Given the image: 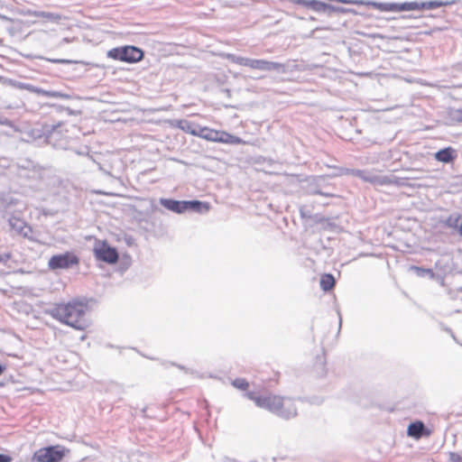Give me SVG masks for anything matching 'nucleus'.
I'll use <instances>...</instances> for the list:
<instances>
[{"instance_id":"34","label":"nucleus","mask_w":462,"mask_h":462,"mask_svg":"<svg viewBox=\"0 0 462 462\" xmlns=\"http://www.w3.org/2000/svg\"><path fill=\"white\" fill-rule=\"evenodd\" d=\"M48 61L55 63V64H71V63H79V61L66 60V59H47Z\"/></svg>"},{"instance_id":"4","label":"nucleus","mask_w":462,"mask_h":462,"mask_svg":"<svg viewBox=\"0 0 462 462\" xmlns=\"http://www.w3.org/2000/svg\"><path fill=\"white\" fill-rule=\"evenodd\" d=\"M69 450L60 445L48 446L36 450L32 457V462H60Z\"/></svg>"},{"instance_id":"8","label":"nucleus","mask_w":462,"mask_h":462,"mask_svg":"<svg viewBox=\"0 0 462 462\" xmlns=\"http://www.w3.org/2000/svg\"><path fill=\"white\" fill-rule=\"evenodd\" d=\"M348 173L375 186H384L386 182L382 175L368 170L351 169Z\"/></svg>"},{"instance_id":"9","label":"nucleus","mask_w":462,"mask_h":462,"mask_svg":"<svg viewBox=\"0 0 462 462\" xmlns=\"http://www.w3.org/2000/svg\"><path fill=\"white\" fill-rule=\"evenodd\" d=\"M407 434L415 439H420L422 437H430L431 430L428 429L421 420H416L409 424Z\"/></svg>"},{"instance_id":"24","label":"nucleus","mask_w":462,"mask_h":462,"mask_svg":"<svg viewBox=\"0 0 462 462\" xmlns=\"http://www.w3.org/2000/svg\"><path fill=\"white\" fill-rule=\"evenodd\" d=\"M336 280L334 276L330 273H325L320 278V288L324 291H328L332 290L335 286Z\"/></svg>"},{"instance_id":"31","label":"nucleus","mask_w":462,"mask_h":462,"mask_svg":"<svg viewBox=\"0 0 462 462\" xmlns=\"http://www.w3.org/2000/svg\"><path fill=\"white\" fill-rule=\"evenodd\" d=\"M18 88H21V89H25V90H28L32 93H35L37 95H40L42 94V89L41 88H38V87H35L32 84H28V83H23V82H20L18 84Z\"/></svg>"},{"instance_id":"7","label":"nucleus","mask_w":462,"mask_h":462,"mask_svg":"<svg viewBox=\"0 0 462 462\" xmlns=\"http://www.w3.org/2000/svg\"><path fill=\"white\" fill-rule=\"evenodd\" d=\"M94 255L97 260L109 264L116 263L119 259L117 250L106 242H103L99 246L94 248Z\"/></svg>"},{"instance_id":"13","label":"nucleus","mask_w":462,"mask_h":462,"mask_svg":"<svg viewBox=\"0 0 462 462\" xmlns=\"http://www.w3.org/2000/svg\"><path fill=\"white\" fill-rule=\"evenodd\" d=\"M297 3L318 13L329 14L332 5L319 0H297Z\"/></svg>"},{"instance_id":"12","label":"nucleus","mask_w":462,"mask_h":462,"mask_svg":"<svg viewBox=\"0 0 462 462\" xmlns=\"http://www.w3.org/2000/svg\"><path fill=\"white\" fill-rule=\"evenodd\" d=\"M457 157L456 149L451 146L445 147L434 153L436 161L443 163H452Z\"/></svg>"},{"instance_id":"28","label":"nucleus","mask_w":462,"mask_h":462,"mask_svg":"<svg viewBox=\"0 0 462 462\" xmlns=\"http://www.w3.org/2000/svg\"><path fill=\"white\" fill-rule=\"evenodd\" d=\"M420 10V2L398 3V12Z\"/></svg>"},{"instance_id":"11","label":"nucleus","mask_w":462,"mask_h":462,"mask_svg":"<svg viewBox=\"0 0 462 462\" xmlns=\"http://www.w3.org/2000/svg\"><path fill=\"white\" fill-rule=\"evenodd\" d=\"M445 226L452 230V234H457L462 238V214L453 213L444 221Z\"/></svg>"},{"instance_id":"16","label":"nucleus","mask_w":462,"mask_h":462,"mask_svg":"<svg viewBox=\"0 0 462 462\" xmlns=\"http://www.w3.org/2000/svg\"><path fill=\"white\" fill-rule=\"evenodd\" d=\"M445 123L448 125L462 124V107L448 108L446 112Z\"/></svg>"},{"instance_id":"33","label":"nucleus","mask_w":462,"mask_h":462,"mask_svg":"<svg viewBox=\"0 0 462 462\" xmlns=\"http://www.w3.org/2000/svg\"><path fill=\"white\" fill-rule=\"evenodd\" d=\"M331 13H341V14L353 13V14H356V12L352 9L345 8L342 6H334V5H332V9H329V14Z\"/></svg>"},{"instance_id":"14","label":"nucleus","mask_w":462,"mask_h":462,"mask_svg":"<svg viewBox=\"0 0 462 462\" xmlns=\"http://www.w3.org/2000/svg\"><path fill=\"white\" fill-rule=\"evenodd\" d=\"M160 204L166 209L177 214L185 212V200H176L172 199H160Z\"/></svg>"},{"instance_id":"18","label":"nucleus","mask_w":462,"mask_h":462,"mask_svg":"<svg viewBox=\"0 0 462 462\" xmlns=\"http://www.w3.org/2000/svg\"><path fill=\"white\" fill-rule=\"evenodd\" d=\"M14 205V200L10 197H0V212L3 217L5 218L11 215V209Z\"/></svg>"},{"instance_id":"38","label":"nucleus","mask_w":462,"mask_h":462,"mask_svg":"<svg viewBox=\"0 0 462 462\" xmlns=\"http://www.w3.org/2000/svg\"><path fill=\"white\" fill-rule=\"evenodd\" d=\"M13 457L7 454H0V462H12Z\"/></svg>"},{"instance_id":"37","label":"nucleus","mask_w":462,"mask_h":462,"mask_svg":"<svg viewBox=\"0 0 462 462\" xmlns=\"http://www.w3.org/2000/svg\"><path fill=\"white\" fill-rule=\"evenodd\" d=\"M12 257V254L11 253H3V254H0V263H6Z\"/></svg>"},{"instance_id":"27","label":"nucleus","mask_w":462,"mask_h":462,"mask_svg":"<svg viewBox=\"0 0 462 462\" xmlns=\"http://www.w3.org/2000/svg\"><path fill=\"white\" fill-rule=\"evenodd\" d=\"M34 15L36 17L44 18V19L50 20L54 23H59L60 20L61 19V15L59 14L44 12V11L35 12Z\"/></svg>"},{"instance_id":"39","label":"nucleus","mask_w":462,"mask_h":462,"mask_svg":"<svg viewBox=\"0 0 462 462\" xmlns=\"http://www.w3.org/2000/svg\"><path fill=\"white\" fill-rule=\"evenodd\" d=\"M454 69L457 70L461 71L462 70V61H459L454 65Z\"/></svg>"},{"instance_id":"10","label":"nucleus","mask_w":462,"mask_h":462,"mask_svg":"<svg viewBox=\"0 0 462 462\" xmlns=\"http://www.w3.org/2000/svg\"><path fill=\"white\" fill-rule=\"evenodd\" d=\"M61 126V123H44L41 126V136H43L48 143H52L58 140V137L60 135V132L59 128Z\"/></svg>"},{"instance_id":"1","label":"nucleus","mask_w":462,"mask_h":462,"mask_svg":"<svg viewBox=\"0 0 462 462\" xmlns=\"http://www.w3.org/2000/svg\"><path fill=\"white\" fill-rule=\"evenodd\" d=\"M87 310V303L73 300L67 303L54 304L46 310V313L75 329L84 330L88 326V320L86 318Z\"/></svg>"},{"instance_id":"41","label":"nucleus","mask_w":462,"mask_h":462,"mask_svg":"<svg viewBox=\"0 0 462 462\" xmlns=\"http://www.w3.org/2000/svg\"><path fill=\"white\" fill-rule=\"evenodd\" d=\"M6 365L0 364V375L5 371Z\"/></svg>"},{"instance_id":"3","label":"nucleus","mask_w":462,"mask_h":462,"mask_svg":"<svg viewBox=\"0 0 462 462\" xmlns=\"http://www.w3.org/2000/svg\"><path fill=\"white\" fill-rule=\"evenodd\" d=\"M106 56L115 60L136 63L143 59L144 52L136 46L125 45L109 50Z\"/></svg>"},{"instance_id":"17","label":"nucleus","mask_w":462,"mask_h":462,"mask_svg":"<svg viewBox=\"0 0 462 462\" xmlns=\"http://www.w3.org/2000/svg\"><path fill=\"white\" fill-rule=\"evenodd\" d=\"M176 125L178 128L181 129L183 132H185L187 134H190L194 136L198 135V130H199V127H200L199 125L192 123L186 119H181V120L177 121Z\"/></svg>"},{"instance_id":"36","label":"nucleus","mask_w":462,"mask_h":462,"mask_svg":"<svg viewBox=\"0 0 462 462\" xmlns=\"http://www.w3.org/2000/svg\"><path fill=\"white\" fill-rule=\"evenodd\" d=\"M300 214L302 218H311V212L305 206L300 208Z\"/></svg>"},{"instance_id":"29","label":"nucleus","mask_w":462,"mask_h":462,"mask_svg":"<svg viewBox=\"0 0 462 462\" xmlns=\"http://www.w3.org/2000/svg\"><path fill=\"white\" fill-rule=\"evenodd\" d=\"M41 96L53 98H60V99H69L71 97L69 94H65L60 91L55 90H45L42 89Z\"/></svg>"},{"instance_id":"15","label":"nucleus","mask_w":462,"mask_h":462,"mask_svg":"<svg viewBox=\"0 0 462 462\" xmlns=\"http://www.w3.org/2000/svg\"><path fill=\"white\" fill-rule=\"evenodd\" d=\"M185 212L192 211L199 214H204L208 212L210 208V205L208 202L200 201V200H185Z\"/></svg>"},{"instance_id":"43","label":"nucleus","mask_w":462,"mask_h":462,"mask_svg":"<svg viewBox=\"0 0 462 462\" xmlns=\"http://www.w3.org/2000/svg\"><path fill=\"white\" fill-rule=\"evenodd\" d=\"M315 193L319 194V195H323V196H326V197L330 196L329 194H328V193H323V192H321V191H316Z\"/></svg>"},{"instance_id":"20","label":"nucleus","mask_w":462,"mask_h":462,"mask_svg":"<svg viewBox=\"0 0 462 462\" xmlns=\"http://www.w3.org/2000/svg\"><path fill=\"white\" fill-rule=\"evenodd\" d=\"M217 135H218V131L217 130H214V129H210V128H208V127H199V130H198V135L199 137H201L207 141H211V142H217Z\"/></svg>"},{"instance_id":"25","label":"nucleus","mask_w":462,"mask_h":462,"mask_svg":"<svg viewBox=\"0 0 462 462\" xmlns=\"http://www.w3.org/2000/svg\"><path fill=\"white\" fill-rule=\"evenodd\" d=\"M448 2H442L439 0H432L428 2H420V10H433L441 6L448 5Z\"/></svg>"},{"instance_id":"45","label":"nucleus","mask_w":462,"mask_h":462,"mask_svg":"<svg viewBox=\"0 0 462 462\" xmlns=\"http://www.w3.org/2000/svg\"><path fill=\"white\" fill-rule=\"evenodd\" d=\"M2 385V383H0V386Z\"/></svg>"},{"instance_id":"35","label":"nucleus","mask_w":462,"mask_h":462,"mask_svg":"<svg viewBox=\"0 0 462 462\" xmlns=\"http://www.w3.org/2000/svg\"><path fill=\"white\" fill-rule=\"evenodd\" d=\"M448 460L449 462H462V457L459 454L456 452H449Z\"/></svg>"},{"instance_id":"19","label":"nucleus","mask_w":462,"mask_h":462,"mask_svg":"<svg viewBox=\"0 0 462 462\" xmlns=\"http://www.w3.org/2000/svg\"><path fill=\"white\" fill-rule=\"evenodd\" d=\"M217 143H229V144H240L242 139L238 136H235L224 131H218Z\"/></svg>"},{"instance_id":"5","label":"nucleus","mask_w":462,"mask_h":462,"mask_svg":"<svg viewBox=\"0 0 462 462\" xmlns=\"http://www.w3.org/2000/svg\"><path fill=\"white\" fill-rule=\"evenodd\" d=\"M79 262V257L70 252H66L60 254L52 255L48 263L50 269H69L73 265H77Z\"/></svg>"},{"instance_id":"21","label":"nucleus","mask_w":462,"mask_h":462,"mask_svg":"<svg viewBox=\"0 0 462 462\" xmlns=\"http://www.w3.org/2000/svg\"><path fill=\"white\" fill-rule=\"evenodd\" d=\"M409 270L411 272H413L418 277H428L430 280H433L435 278V273L431 269L420 267L416 265L410 266Z\"/></svg>"},{"instance_id":"30","label":"nucleus","mask_w":462,"mask_h":462,"mask_svg":"<svg viewBox=\"0 0 462 462\" xmlns=\"http://www.w3.org/2000/svg\"><path fill=\"white\" fill-rule=\"evenodd\" d=\"M383 179L385 180L384 186L387 185H395L398 187H402L405 185V180L402 178H398L395 176H383Z\"/></svg>"},{"instance_id":"6","label":"nucleus","mask_w":462,"mask_h":462,"mask_svg":"<svg viewBox=\"0 0 462 462\" xmlns=\"http://www.w3.org/2000/svg\"><path fill=\"white\" fill-rule=\"evenodd\" d=\"M249 68L261 71H275L280 74H284L289 71L287 64L266 60L250 59Z\"/></svg>"},{"instance_id":"23","label":"nucleus","mask_w":462,"mask_h":462,"mask_svg":"<svg viewBox=\"0 0 462 462\" xmlns=\"http://www.w3.org/2000/svg\"><path fill=\"white\" fill-rule=\"evenodd\" d=\"M6 218L12 229L15 230L19 234H22L23 232V229L26 227L25 222L23 220L11 215L8 216Z\"/></svg>"},{"instance_id":"22","label":"nucleus","mask_w":462,"mask_h":462,"mask_svg":"<svg viewBox=\"0 0 462 462\" xmlns=\"http://www.w3.org/2000/svg\"><path fill=\"white\" fill-rule=\"evenodd\" d=\"M365 5H371L383 12H398V3L365 2Z\"/></svg>"},{"instance_id":"44","label":"nucleus","mask_w":462,"mask_h":462,"mask_svg":"<svg viewBox=\"0 0 462 462\" xmlns=\"http://www.w3.org/2000/svg\"><path fill=\"white\" fill-rule=\"evenodd\" d=\"M341 323H342V320H341V318H339V328L341 327Z\"/></svg>"},{"instance_id":"2","label":"nucleus","mask_w":462,"mask_h":462,"mask_svg":"<svg viewBox=\"0 0 462 462\" xmlns=\"http://www.w3.org/2000/svg\"><path fill=\"white\" fill-rule=\"evenodd\" d=\"M245 395L254 401L256 406L266 409L284 420H290L297 415V407L291 398L272 394L256 395L254 392H247Z\"/></svg>"},{"instance_id":"42","label":"nucleus","mask_w":462,"mask_h":462,"mask_svg":"<svg viewBox=\"0 0 462 462\" xmlns=\"http://www.w3.org/2000/svg\"><path fill=\"white\" fill-rule=\"evenodd\" d=\"M176 366H177L178 368H180V370L185 371V373H188V372H189V369H187V368H186V367H184L183 365H176Z\"/></svg>"},{"instance_id":"32","label":"nucleus","mask_w":462,"mask_h":462,"mask_svg":"<svg viewBox=\"0 0 462 462\" xmlns=\"http://www.w3.org/2000/svg\"><path fill=\"white\" fill-rule=\"evenodd\" d=\"M232 384L240 390H245L249 386L248 382L243 378H236L233 381Z\"/></svg>"},{"instance_id":"26","label":"nucleus","mask_w":462,"mask_h":462,"mask_svg":"<svg viewBox=\"0 0 462 462\" xmlns=\"http://www.w3.org/2000/svg\"><path fill=\"white\" fill-rule=\"evenodd\" d=\"M226 58L232 63H236L241 66L249 67L250 58L237 56L236 54L227 53Z\"/></svg>"},{"instance_id":"40","label":"nucleus","mask_w":462,"mask_h":462,"mask_svg":"<svg viewBox=\"0 0 462 462\" xmlns=\"http://www.w3.org/2000/svg\"><path fill=\"white\" fill-rule=\"evenodd\" d=\"M441 263H442L441 260L437 261L436 263H435V267L442 269V264Z\"/></svg>"}]
</instances>
